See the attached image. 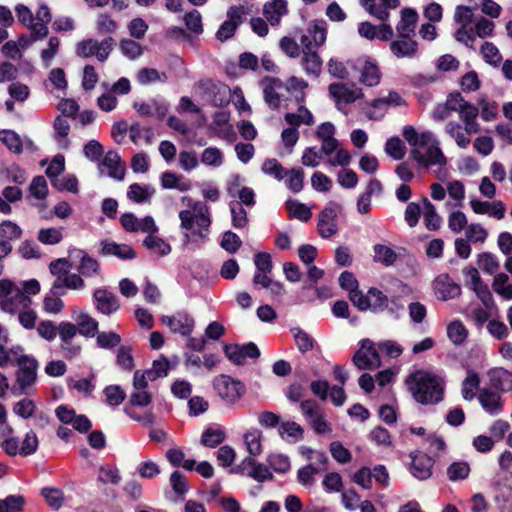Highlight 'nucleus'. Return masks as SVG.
Masks as SVG:
<instances>
[{"instance_id":"864d4df0","label":"nucleus","mask_w":512,"mask_h":512,"mask_svg":"<svg viewBox=\"0 0 512 512\" xmlns=\"http://www.w3.org/2000/svg\"><path fill=\"white\" fill-rule=\"evenodd\" d=\"M478 110L480 111L481 118L490 122L498 117V104L495 101H490L486 97L478 100Z\"/></svg>"},{"instance_id":"2f4dec72","label":"nucleus","mask_w":512,"mask_h":512,"mask_svg":"<svg viewBox=\"0 0 512 512\" xmlns=\"http://www.w3.org/2000/svg\"><path fill=\"white\" fill-rule=\"evenodd\" d=\"M227 192L230 196H238L241 206H253L255 204V193L249 187H240L239 177H235L234 181L231 182L227 188Z\"/></svg>"},{"instance_id":"774afa93","label":"nucleus","mask_w":512,"mask_h":512,"mask_svg":"<svg viewBox=\"0 0 512 512\" xmlns=\"http://www.w3.org/2000/svg\"><path fill=\"white\" fill-rule=\"evenodd\" d=\"M103 392L110 406H119L126 398L125 391L118 385L107 386Z\"/></svg>"},{"instance_id":"0e129e2a","label":"nucleus","mask_w":512,"mask_h":512,"mask_svg":"<svg viewBox=\"0 0 512 512\" xmlns=\"http://www.w3.org/2000/svg\"><path fill=\"white\" fill-rule=\"evenodd\" d=\"M470 289L476 294L486 309H492L494 307L495 302L493 296L488 286L483 281L471 286Z\"/></svg>"},{"instance_id":"f704fd0d","label":"nucleus","mask_w":512,"mask_h":512,"mask_svg":"<svg viewBox=\"0 0 512 512\" xmlns=\"http://www.w3.org/2000/svg\"><path fill=\"white\" fill-rule=\"evenodd\" d=\"M229 210L231 213L232 226L235 229H244L248 226V214L245 208L241 206V203H238L237 200L230 201Z\"/></svg>"},{"instance_id":"603ef678","label":"nucleus","mask_w":512,"mask_h":512,"mask_svg":"<svg viewBox=\"0 0 512 512\" xmlns=\"http://www.w3.org/2000/svg\"><path fill=\"white\" fill-rule=\"evenodd\" d=\"M370 308L373 312H382L388 309L389 298L377 288L369 289Z\"/></svg>"},{"instance_id":"680f3d73","label":"nucleus","mask_w":512,"mask_h":512,"mask_svg":"<svg viewBox=\"0 0 512 512\" xmlns=\"http://www.w3.org/2000/svg\"><path fill=\"white\" fill-rule=\"evenodd\" d=\"M291 332L294 336L296 346L302 353L311 351L314 346L313 338L300 328H293Z\"/></svg>"},{"instance_id":"7ed1b4c3","label":"nucleus","mask_w":512,"mask_h":512,"mask_svg":"<svg viewBox=\"0 0 512 512\" xmlns=\"http://www.w3.org/2000/svg\"><path fill=\"white\" fill-rule=\"evenodd\" d=\"M182 200H188L189 206V209L179 212L180 227L185 231V244L204 241L210 233L212 223L210 208L202 201H192L188 197H183Z\"/></svg>"},{"instance_id":"7c9ffc66","label":"nucleus","mask_w":512,"mask_h":512,"mask_svg":"<svg viewBox=\"0 0 512 512\" xmlns=\"http://www.w3.org/2000/svg\"><path fill=\"white\" fill-rule=\"evenodd\" d=\"M102 166L108 169V175L116 180H123L125 176V166L121 163L120 156L115 151H108L104 156Z\"/></svg>"},{"instance_id":"473e14b6","label":"nucleus","mask_w":512,"mask_h":512,"mask_svg":"<svg viewBox=\"0 0 512 512\" xmlns=\"http://www.w3.org/2000/svg\"><path fill=\"white\" fill-rule=\"evenodd\" d=\"M478 400L482 408L491 415H497L501 412L500 395L488 389L479 391Z\"/></svg>"},{"instance_id":"aec40b11","label":"nucleus","mask_w":512,"mask_h":512,"mask_svg":"<svg viewBox=\"0 0 512 512\" xmlns=\"http://www.w3.org/2000/svg\"><path fill=\"white\" fill-rule=\"evenodd\" d=\"M410 471L419 480H426L432 475L433 460L423 453H411Z\"/></svg>"},{"instance_id":"e2e57ef3","label":"nucleus","mask_w":512,"mask_h":512,"mask_svg":"<svg viewBox=\"0 0 512 512\" xmlns=\"http://www.w3.org/2000/svg\"><path fill=\"white\" fill-rule=\"evenodd\" d=\"M25 505V498L21 495H9L0 500V512H20Z\"/></svg>"},{"instance_id":"13d9d810","label":"nucleus","mask_w":512,"mask_h":512,"mask_svg":"<svg viewBox=\"0 0 512 512\" xmlns=\"http://www.w3.org/2000/svg\"><path fill=\"white\" fill-rule=\"evenodd\" d=\"M286 186L293 192L298 193L303 188L304 173L300 168L286 170Z\"/></svg>"},{"instance_id":"6e6d98bb","label":"nucleus","mask_w":512,"mask_h":512,"mask_svg":"<svg viewBox=\"0 0 512 512\" xmlns=\"http://www.w3.org/2000/svg\"><path fill=\"white\" fill-rule=\"evenodd\" d=\"M225 438L224 430L207 428L201 436V443L206 447L214 448L220 445Z\"/></svg>"},{"instance_id":"c9c22d12","label":"nucleus","mask_w":512,"mask_h":512,"mask_svg":"<svg viewBox=\"0 0 512 512\" xmlns=\"http://www.w3.org/2000/svg\"><path fill=\"white\" fill-rule=\"evenodd\" d=\"M326 35L327 32L325 27L322 24L315 22L308 27L306 33L301 37H307L310 41L309 48L316 50L325 43Z\"/></svg>"},{"instance_id":"423d86ee","label":"nucleus","mask_w":512,"mask_h":512,"mask_svg":"<svg viewBox=\"0 0 512 512\" xmlns=\"http://www.w3.org/2000/svg\"><path fill=\"white\" fill-rule=\"evenodd\" d=\"M32 304L31 298L26 295L21 287L9 280L0 281V309L6 313L16 314Z\"/></svg>"},{"instance_id":"3c124183","label":"nucleus","mask_w":512,"mask_h":512,"mask_svg":"<svg viewBox=\"0 0 512 512\" xmlns=\"http://www.w3.org/2000/svg\"><path fill=\"white\" fill-rule=\"evenodd\" d=\"M286 208L291 217L307 222L312 217L310 209L303 203L290 199L286 202Z\"/></svg>"},{"instance_id":"c85d7f7f","label":"nucleus","mask_w":512,"mask_h":512,"mask_svg":"<svg viewBox=\"0 0 512 512\" xmlns=\"http://www.w3.org/2000/svg\"><path fill=\"white\" fill-rule=\"evenodd\" d=\"M101 253L104 256H116L120 259H133L134 250L127 244H118L113 241L104 240L101 242Z\"/></svg>"},{"instance_id":"cd10ccee","label":"nucleus","mask_w":512,"mask_h":512,"mask_svg":"<svg viewBox=\"0 0 512 512\" xmlns=\"http://www.w3.org/2000/svg\"><path fill=\"white\" fill-rule=\"evenodd\" d=\"M400 14V21L396 25L398 36H411L415 32L418 14L412 8H404Z\"/></svg>"},{"instance_id":"f03ea898","label":"nucleus","mask_w":512,"mask_h":512,"mask_svg":"<svg viewBox=\"0 0 512 512\" xmlns=\"http://www.w3.org/2000/svg\"><path fill=\"white\" fill-rule=\"evenodd\" d=\"M453 19L458 25L454 38L467 48L475 49L477 37L486 39L494 36L495 23L484 16H480L474 21V13L469 6L458 5L455 8Z\"/></svg>"},{"instance_id":"a878e982","label":"nucleus","mask_w":512,"mask_h":512,"mask_svg":"<svg viewBox=\"0 0 512 512\" xmlns=\"http://www.w3.org/2000/svg\"><path fill=\"white\" fill-rule=\"evenodd\" d=\"M73 318L78 332L84 337H94L98 332V321L84 311H74Z\"/></svg>"},{"instance_id":"2eb2a0df","label":"nucleus","mask_w":512,"mask_h":512,"mask_svg":"<svg viewBox=\"0 0 512 512\" xmlns=\"http://www.w3.org/2000/svg\"><path fill=\"white\" fill-rule=\"evenodd\" d=\"M161 321L164 325L170 328L174 333H179L183 336L190 335L193 331L195 320L187 313H177L173 316H163Z\"/></svg>"},{"instance_id":"20e7f679","label":"nucleus","mask_w":512,"mask_h":512,"mask_svg":"<svg viewBox=\"0 0 512 512\" xmlns=\"http://www.w3.org/2000/svg\"><path fill=\"white\" fill-rule=\"evenodd\" d=\"M406 383L418 403L436 404L443 399V381L433 373L418 370L407 378Z\"/></svg>"},{"instance_id":"49530a36","label":"nucleus","mask_w":512,"mask_h":512,"mask_svg":"<svg viewBox=\"0 0 512 512\" xmlns=\"http://www.w3.org/2000/svg\"><path fill=\"white\" fill-rule=\"evenodd\" d=\"M62 227L43 228L38 231L37 239L45 245H56L63 239Z\"/></svg>"},{"instance_id":"72a5a7b5","label":"nucleus","mask_w":512,"mask_h":512,"mask_svg":"<svg viewBox=\"0 0 512 512\" xmlns=\"http://www.w3.org/2000/svg\"><path fill=\"white\" fill-rule=\"evenodd\" d=\"M491 385L502 391L512 389V372L504 368H495L489 372Z\"/></svg>"},{"instance_id":"58836bf2","label":"nucleus","mask_w":512,"mask_h":512,"mask_svg":"<svg viewBox=\"0 0 512 512\" xmlns=\"http://www.w3.org/2000/svg\"><path fill=\"white\" fill-rule=\"evenodd\" d=\"M479 384V374L473 370H468L467 375L461 385L463 398L468 401L472 400L476 395V390L479 388Z\"/></svg>"},{"instance_id":"ddd939ff","label":"nucleus","mask_w":512,"mask_h":512,"mask_svg":"<svg viewBox=\"0 0 512 512\" xmlns=\"http://www.w3.org/2000/svg\"><path fill=\"white\" fill-rule=\"evenodd\" d=\"M246 14V8L243 5H233L227 11V20L222 23L216 32L217 40L224 42L232 38L236 29L242 22Z\"/></svg>"},{"instance_id":"37998d69","label":"nucleus","mask_w":512,"mask_h":512,"mask_svg":"<svg viewBox=\"0 0 512 512\" xmlns=\"http://www.w3.org/2000/svg\"><path fill=\"white\" fill-rule=\"evenodd\" d=\"M373 252V260L385 266L393 265L397 259L396 252L392 248L383 244L374 245Z\"/></svg>"},{"instance_id":"8fccbe9b","label":"nucleus","mask_w":512,"mask_h":512,"mask_svg":"<svg viewBox=\"0 0 512 512\" xmlns=\"http://www.w3.org/2000/svg\"><path fill=\"white\" fill-rule=\"evenodd\" d=\"M243 464H247L252 468L248 475L258 482H264L265 480L272 479L273 477L267 466L256 463L251 457L246 458Z\"/></svg>"},{"instance_id":"5fc2aeb1","label":"nucleus","mask_w":512,"mask_h":512,"mask_svg":"<svg viewBox=\"0 0 512 512\" xmlns=\"http://www.w3.org/2000/svg\"><path fill=\"white\" fill-rule=\"evenodd\" d=\"M447 335L455 345H460L466 340L468 332L461 321L455 320L448 325Z\"/></svg>"},{"instance_id":"dca6fc26","label":"nucleus","mask_w":512,"mask_h":512,"mask_svg":"<svg viewBox=\"0 0 512 512\" xmlns=\"http://www.w3.org/2000/svg\"><path fill=\"white\" fill-rule=\"evenodd\" d=\"M336 219L337 209L335 205L330 204L320 212L317 228L323 238H329L337 233Z\"/></svg>"},{"instance_id":"338daca9","label":"nucleus","mask_w":512,"mask_h":512,"mask_svg":"<svg viewBox=\"0 0 512 512\" xmlns=\"http://www.w3.org/2000/svg\"><path fill=\"white\" fill-rule=\"evenodd\" d=\"M41 494L53 509L58 510L63 505L64 493L62 490L45 487L41 490Z\"/></svg>"},{"instance_id":"f3484780","label":"nucleus","mask_w":512,"mask_h":512,"mask_svg":"<svg viewBox=\"0 0 512 512\" xmlns=\"http://www.w3.org/2000/svg\"><path fill=\"white\" fill-rule=\"evenodd\" d=\"M84 288L85 282L83 278L79 274L68 272L64 276H61V278H55L50 292L53 295H65L66 289L83 290Z\"/></svg>"},{"instance_id":"5701e85b","label":"nucleus","mask_w":512,"mask_h":512,"mask_svg":"<svg viewBox=\"0 0 512 512\" xmlns=\"http://www.w3.org/2000/svg\"><path fill=\"white\" fill-rule=\"evenodd\" d=\"M471 208L476 214H488L498 220L504 218L506 207L501 201H480L473 199L470 201Z\"/></svg>"},{"instance_id":"a19ab883","label":"nucleus","mask_w":512,"mask_h":512,"mask_svg":"<svg viewBox=\"0 0 512 512\" xmlns=\"http://www.w3.org/2000/svg\"><path fill=\"white\" fill-rule=\"evenodd\" d=\"M509 277L505 273H498L492 282L493 291L505 300L512 299V284H509Z\"/></svg>"},{"instance_id":"4d7b16f0","label":"nucleus","mask_w":512,"mask_h":512,"mask_svg":"<svg viewBox=\"0 0 512 512\" xmlns=\"http://www.w3.org/2000/svg\"><path fill=\"white\" fill-rule=\"evenodd\" d=\"M480 53L489 65L498 66L502 61L499 49L492 42L485 41L480 47Z\"/></svg>"},{"instance_id":"f8f14e48","label":"nucleus","mask_w":512,"mask_h":512,"mask_svg":"<svg viewBox=\"0 0 512 512\" xmlns=\"http://www.w3.org/2000/svg\"><path fill=\"white\" fill-rule=\"evenodd\" d=\"M354 365L360 370H372L381 366L380 357L369 339L361 341V346L353 356Z\"/></svg>"},{"instance_id":"393cba45","label":"nucleus","mask_w":512,"mask_h":512,"mask_svg":"<svg viewBox=\"0 0 512 512\" xmlns=\"http://www.w3.org/2000/svg\"><path fill=\"white\" fill-rule=\"evenodd\" d=\"M133 107L142 117H157L160 120H162L168 112V105L156 99H152L148 102L134 103Z\"/></svg>"},{"instance_id":"0eeeda50","label":"nucleus","mask_w":512,"mask_h":512,"mask_svg":"<svg viewBox=\"0 0 512 512\" xmlns=\"http://www.w3.org/2000/svg\"><path fill=\"white\" fill-rule=\"evenodd\" d=\"M328 93L338 111L348 114V106L364 98L361 87L355 83L333 82L328 86Z\"/></svg>"},{"instance_id":"6e6552de","label":"nucleus","mask_w":512,"mask_h":512,"mask_svg":"<svg viewBox=\"0 0 512 512\" xmlns=\"http://www.w3.org/2000/svg\"><path fill=\"white\" fill-rule=\"evenodd\" d=\"M16 363L18 365V371L12 392L14 395L20 396L26 394L36 383L38 362L33 357L21 355L16 358Z\"/></svg>"},{"instance_id":"4468645a","label":"nucleus","mask_w":512,"mask_h":512,"mask_svg":"<svg viewBox=\"0 0 512 512\" xmlns=\"http://www.w3.org/2000/svg\"><path fill=\"white\" fill-rule=\"evenodd\" d=\"M300 43L303 47L301 56V66L304 72L309 76L318 77L322 71L323 61L316 50L309 48L310 41L307 37H301Z\"/></svg>"},{"instance_id":"4be33fe9","label":"nucleus","mask_w":512,"mask_h":512,"mask_svg":"<svg viewBox=\"0 0 512 512\" xmlns=\"http://www.w3.org/2000/svg\"><path fill=\"white\" fill-rule=\"evenodd\" d=\"M360 71L359 81L368 87L377 86L381 80V72L375 62L369 59L358 61Z\"/></svg>"},{"instance_id":"9d476101","label":"nucleus","mask_w":512,"mask_h":512,"mask_svg":"<svg viewBox=\"0 0 512 512\" xmlns=\"http://www.w3.org/2000/svg\"><path fill=\"white\" fill-rule=\"evenodd\" d=\"M114 47V39L109 37L102 41L95 39H85L76 45L75 52L77 56L89 58L96 56L97 60L104 62L108 59Z\"/></svg>"},{"instance_id":"4c0bfd02","label":"nucleus","mask_w":512,"mask_h":512,"mask_svg":"<svg viewBox=\"0 0 512 512\" xmlns=\"http://www.w3.org/2000/svg\"><path fill=\"white\" fill-rule=\"evenodd\" d=\"M284 120L287 124L296 128L301 124L312 125L314 123V117L312 113L304 106H300L295 113H286Z\"/></svg>"},{"instance_id":"b1692460","label":"nucleus","mask_w":512,"mask_h":512,"mask_svg":"<svg viewBox=\"0 0 512 512\" xmlns=\"http://www.w3.org/2000/svg\"><path fill=\"white\" fill-rule=\"evenodd\" d=\"M283 88V83L280 79L266 77L263 79V94L265 102L272 109H277L281 103V96L279 90Z\"/></svg>"},{"instance_id":"c756f323","label":"nucleus","mask_w":512,"mask_h":512,"mask_svg":"<svg viewBox=\"0 0 512 512\" xmlns=\"http://www.w3.org/2000/svg\"><path fill=\"white\" fill-rule=\"evenodd\" d=\"M287 12V2L285 0H273L263 7V14L272 26L278 25Z\"/></svg>"},{"instance_id":"de8ad7c7","label":"nucleus","mask_w":512,"mask_h":512,"mask_svg":"<svg viewBox=\"0 0 512 512\" xmlns=\"http://www.w3.org/2000/svg\"><path fill=\"white\" fill-rule=\"evenodd\" d=\"M154 194V189L147 186H141L138 183L130 185L127 196L130 200L136 203L147 202Z\"/></svg>"},{"instance_id":"f257e3e1","label":"nucleus","mask_w":512,"mask_h":512,"mask_svg":"<svg viewBox=\"0 0 512 512\" xmlns=\"http://www.w3.org/2000/svg\"><path fill=\"white\" fill-rule=\"evenodd\" d=\"M403 137L412 147L410 156L422 167L438 166L440 168L447 165V158L444 155L440 141L431 131L418 133L413 126H405Z\"/></svg>"},{"instance_id":"ea45409f","label":"nucleus","mask_w":512,"mask_h":512,"mask_svg":"<svg viewBox=\"0 0 512 512\" xmlns=\"http://www.w3.org/2000/svg\"><path fill=\"white\" fill-rule=\"evenodd\" d=\"M424 224L427 229L435 231L441 226V217L437 214L435 206L425 198L423 200Z\"/></svg>"},{"instance_id":"bf43d9fd","label":"nucleus","mask_w":512,"mask_h":512,"mask_svg":"<svg viewBox=\"0 0 512 512\" xmlns=\"http://www.w3.org/2000/svg\"><path fill=\"white\" fill-rule=\"evenodd\" d=\"M22 235L21 228L12 221H3L0 224V240L10 241L18 240Z\"/></svg>"},{"instance_id":"c03bdc74","label":"nucleus","mask_w":512,"mask_h":512,"mask_svg":"<svg viewBox=\"0 0 512 512\" xmlns=\"http://www.w3.org/2000/svg\"><path fill=\"white\" fill-rule=\"evenodd\" d=\"M278 433L281 438H288L293 442H297L303 438L304 430L298 423L286 421L279 425Z\"/></svg>"},{"instance_id":"412c9836","label":"nucleus","mask_w":512,"mask_h":512,"mask_svg":"<svg viewBox=\"0 0 512 512\" xmlns=\"http://www.w3.org/2000/svg\"><path fill=\"white\" fill-rule=\"evenodd\" d=\"M434 290L438 299L447 301L460 296L461 288L453 282L448 276H439L434 282Z\"/></svg>"},{"instance_id":"09e8293b","label":"nucleus","mask_w":512,"mask_h":512,"mask_svg":"<svg viewBox=\"0 0 512 512\" xmlns=\"http://www.w3.org/2000/svg\"><path fill=\"white\" fill-rule=\"evenodd\" d=\"M77 269L81 275L88 278L100 275L101 271L99 262L85 253H83Z\"/></svg>"},{"instance_id":"a211bd4d","label":"nucleus","mask_w":512,"mask_h":512,"mask_svg":"<svg viewBox=\"0 0 512 512\" xmlns=\"http://www.w3.org/2000/svg\"><path fill=\"white\" fill-rule=\"evenodd\" d=\"M444 104L451 112H457L459 114V118H463L465 116L468 117V115L478 116L479 114L477 106L466 101L458 92L451 93Z\"/></svg>"},{"instance_id":"6ab92c4d","label":"nucleus","mask_w":512,"mask_h":512,"mask_svg":"<svg viewBox=\"0 0 512 512\" xmlns=\"http://www.w3.org/2000/svg\"><path fill=\"white\" fill-rule=\"evenodd\" d=\"M93 297L97 311L104 315H111L120 308L117 296L107 289H96Z\"/></svg>"},{"instance_id":"1a4fd4ad","label":"nucleus","mask_w":512,"mask_h":512,"mask_svg":"<svg viewBox=\"0 0 512 512\" xmlns=\"http://www.w3.org/2000/svg\"><path fill=\"white\" fill-rule=\"evenodd\" d=\"M463 125L457 121H449L445 125V133L451 137L456 145L465 149L471 143V134L478 133L480 131V124L477 122V116H469L460 118Z\"/></svg>"},{"instance_id":"a18cd8bd","label":"nucleus","mask_w":512,"mask_h":512,"mask_svg":"<svg viewBox=\"0 0 512 512\" xmlns=\"http://www.w3.org/2000/svg\"><path fill=\"white\" fill-rule=\"evenodd\" d=\"M136 79L140 85H148L154 82H166L167 75L154 68H142L137 72Z\"/></svg>"},{"instance_id":"39448f33","label":"nucleus","mask_w":512,"mask_h":512,"mask_svg":"<svg viewBox=\"0 0 512 512\" xmlns=\"http://www.w3.org/2000/svg\"><path fill=\"white\" fill-rule=\"evenodd\" d=\"M15 11L19 22L30 30L34 40L43 39L48 35L47 24L51 21L52 16L46 5L39 7L35 17L30 9L23 4H18Z\"/></svg>"},{"instance_id":"9b49d317","label":"nucleus","mask_w":512,"mask_h":512,"mask_svg":"<svg viewBox=\"0 0 512 512\" xmlns=\"http://www.w3.org/2000/svg\"><path fill=\"white\" fill-rule=\"evenodd\" d=\"M213 384L217 394L228 403H235L245 392V386L240 381L227 375L216 377Z\"/></svg>"},{"instance_id":"79ce46f5","label":"nucleus","mask_w":512,"mask_h":512,"mask_svg":"<svg viewBox=\"0 0 512 512\" xmlns=\"http://www.w3.org/2000/svg\"><path fill=\"white\" fill-rule=\"evenodd\" d=\"M166 458L169 463L174 466H182L185 470L192 471L195 466V461L193 459H185V453L180 448H171L166 451Z\"/></svg>"},{"instance_id":"052dcab7","label":"nucleus","mask_w":512,"mask_h":512,"mask_svg":"<svg viewBox=\"0 0 512 512\" xmlns=\"http://www.w3.org/2000/svg\"><path fill=\"white\" fill-rule=\"evenodd\" d=\"M0 141L6 145V147L14 152L21 153L22 152V141L17 133L12 130H2L0 131Z\"/></svg>"},{"instance_id":"e433bc0d","label":"nucleus","mask_w":512,"mask_h":512,"mask_svg":"<svg viewBox=\"0 0 512 512\" xmlns=\"http://www.w3.org/2000/svg\"><path fill=\"white\" fill-rule=\"evenodd\" d=\"M161 186L164 189H177L179 191H188L191 188L189 181H184L181 175L166 171L161 175Z\"/></svg>"},{"instance_id":"69168bd1","label":"nucleus","mask_w":512,"mask_h":512,"mask_svg":"<svg viewBox=\"0 0 512 512\" xmlns=\"http://www.w3.org/2000/svg\"><path fill=\"white\" fill-rule=\"evenodd\" d=\"M143 244L150 250L158 253L161 256L168 255L171 252V247L163 239L156 237L155 235H148Z\"/></svg>"},{"instance_id":"bb28decb","label":"nucleus","mask_w":512,"mask_h":512,"mask_svg":"<svg viewBox=\"0 0 512 512\" xmlns=\"http://www.w3.org/2000/svg\"><path fill=\"white\" fill-rule=\"evenodd\" d=\"M418 49L417 42L411 36H399L390 44V50L397 58L412 57Z\"/></svg>"}]
</instances>
